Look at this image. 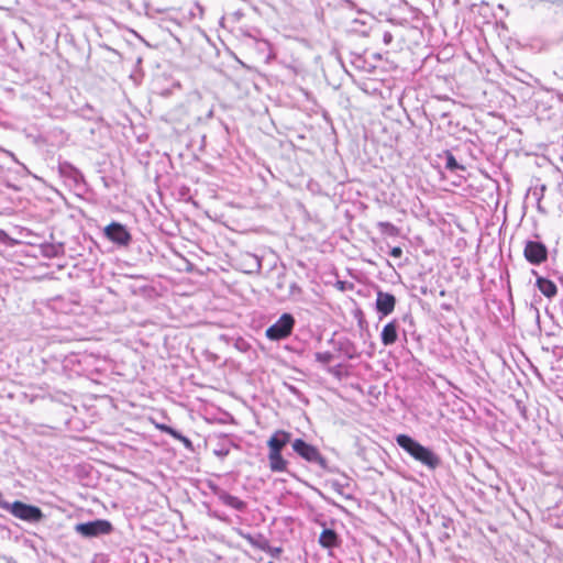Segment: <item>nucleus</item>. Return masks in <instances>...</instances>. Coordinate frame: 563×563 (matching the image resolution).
<instances>
[{"label": "nucleus", "instance_id": "1", "mask_svg": "<svg viewBox=\"0 0 563 563\" xmlns=\"http://www.w3.org/2000/svg\"><path fill=\"white\" fill-rule=\"evenodd\" d=\"M395 440L399 448L428 470L434 471L442 464L441 457L435 452L422 445L412 437L398 434Z\"/></svg>", "mask_w": 563, "mask_h": 563}, {"label": "nucleus", "instance_id": "2", "mask_svg": "<svg viewBox=\"0 0 563 563\" xmlns=\"http://www.w3.org/2000/svg\"><path fill=\"white\" fill-rule=\"evenodd\" d=\"M292 434L285 430H276L267 440L268 465L272 472H287L288 461L282 452L287 444L291 445Z\"/></svg>", "mask_w": 563, "mask_h": 563}, {"label": "nucleus", "instance_id": "3", "mask_svg": "<svg viewBox=\"0 0 563 563\" xmlns=\"http://www.w3.org/2000/svg\"><path fill=\"white\" fill-rule=\"evenodd\" d=\"M202 442L201 437L198 434L189 438L178 432V453H181L185 457V460L178 461V464L189 472L198 471Z\"/></svg>", "mask_w": 563, "mask_h": 563}, {"label": "nucleus", "instance_id": "4", "mask_svg": "<svg viewBox=\"0 0 563 563\" xmlns=\"http://www.w3.org/2000/svg\"><path fill=\"white\" fill-rule=\"evenodd\" d=\"M292 452L310 464L318 465L325 472H333V468L329 466L327 459L321 454L319 449L303 439L297 438L291 442Z\"/></svg>", "mask_w": 563, "mask_h": 563}, {"label": "nucleus", "instance_id": "5", "mask_svg": "<svg viewBox=\"0 0 563 563\" xmlns=\"http://www.w3.org/2000/svg\"><path fill=\"white\" fill-rule=\"evenodd\" d=\"M4 510L9 511L15 518L31 523H37L44 518V514L40 507L27 505L20 500L12 504L8 503V507H5Z\"/></svg>", "mask_w": 563, "mask_h": 563}, {"label": "nucleus", "instance_id": "6", "mask_svg": "<svg viewBox=\"0 0 563 563\" xmlns=\"http://www.w3.org/2000/svg\"><path fill=\"white\" fill-rule=\"evenodd\" d=\"M295 318L291 313L285 312L279 319L266 329V338L271 341H280L288 338L295 327Z\"/></svg>", "mask_w": 563, "mask_h": 563}, {"label": "nucleus", "instance_id": "7", "mask_svg": "<svg viewBox=\"0 0 563 563\" xmlns=\"http://www.w3.org/2000/svg\"><path fill=\"white\" fill-rule=\"evenodd\" d=\"M548 247L540 241L529 240L525 244L523 256L532 265H540L548 260Z\"/></svg>", "mask_w": 563, "mask_h": 563}, {"label": "nucleus", "instance_id": "8", "mask_svg": "<svg viewBox=\"0 0 563 563\" xmlns=\"http://www.w3.org/2000/svg\"><path fill=\"white\" fill-rule=\"evenodd\" d=\"M209 487H210L212 494L214 495V497L222 505L230 507L232 509H235L238 511H241V512H244L246 510V508H247L246 503L241 500L236 496L229 494L225 489H223L212 483L209 484Z\"/></svg>", "mask_w": 563, "mask_h": 563}, {"label": "nucleus", "instance_id": "9", "mask_svg": "<svg viewBox=\"0 0 563 563\" xmlns=\"http://www.w3.org/2000/svg\"><path fill=\"white\" fill-rule=\"evenodd\" d=\"M112 530V525L107 520H96L76 526V531L84 537H97L108 534Z\"/></svg>", "mask_w": 563, "mask_h": 563}, {"label": "nucleus", "instance_id": "10", "mask_svg": "<svg viewBox=\"0 0 563 563\" xmlns=\"http://www.w3.org/2000/svg\"><path fill=\"white\" fill-rule=\"evenodd\" d=\"M396 306V297L390 292H385L380 289L377 290L375 309L379 314V320L389 316Z\"/></svg>", "mask_w": 563, "mask_h": 563}, {"label": "nucleus", "instance_id": "11", "mask_svg": "<svg viewBox=\"0 0 563 563\" xmlns=\"http://www.w3.org/2000/svg\"><path fill=\"white\" fill-rule=\"evenodd\" d=\"M104 235L107 239L119 245H128L131 241V234L128 230L118 222H112L104 228Z\"/></svg>", "mask_w": 563, "mask_h": 563}, {"label": "nucleus", "instance_id": "12", "mask_svg": "<svg viewBox=\"0 0 563 563\" xmlns=\"http://www.w3.org/2000/svg\"><path fill=\"white\" fill-rule=\"evenodd\" d=\"M398 322L395 319L385 324L380 333V340L385 346L396 343L398 339Z\"/></svg>", "mask_w": 563, "mask_h": 563}, {"label": "nucleus", "instance_id": "13", "mask_svg": "<svg viewBox=\"0 0 563 563\" xmlns=\"http://www.w3.org/2000/svg\"><path fill=\"white\" fill-rule=\"evenodd\" d=\"M319 544L324 549H333L341 544V539L335 530L324 528L319 536Z\"/></svg>", "mask_w": 563, "mask_h": 563}, {"label": "nucleus", "instance_id": "14", "mask_svg": "<svg viewBox=\"0 0 563 563\" xmlns=\"http://www.w3.org/2000/svg\"><path fill=\"white\" fill-rule=\"evenodd\" d=\"M532 274L537 276L536 286L542 295L548 298H552L556 295L558 287L552 280L543 276H539L536 271H532Z\"/></svg>", "mask_w": 563, "mask_h": 563}, {"label": "nucleus", "instance_id": "15", "mask_svg": "<svg viewBox=\"0 0 563 563\" xmlns=\"http://www.w3.org/2000/svg\"><path fill=\"white\" fill-rule=\"evenodd\" d=\"M239 534L245 539L253 548L260 549L262 551L269 550V541L262 533L252 536L249 532H243L240 530Z\"/></svg>", "mask_w": 563, "mask_h": 563}, {"label": "nucleus", "instance_id": "16", "mask_svg": "<svg viewBox=\"0 0 563 563\" xmlns=\"http://www.w3.org/2000/svg\"><path fill=\"white\" fill-rule=\"evenodd\" d=\"M336 349L343 353L347 358L353 360L358 356L355 344L347 338H343L336 341Z\"/></svg>", "mask_w": 563, "mask_h": 563}, {"label": "nucleus", "instance_id": "17", "mask_svg": "<svg viewBox=\"0 0 563 563\" xmlns=\"http://www.w3.org/2000/svg\"><path fill=\"white\" fill-rule=\"evenodd\" d=\"M441 527L443 528V531L441 532L439 539L441 542H444L451 538L452 532H454V523L453 520L446 516H435L434 517Z\"/></svg>", "mask_w": 563, "mask_h": 563}, {"label": "nucleus", "instance_id": "18", "mask_svg": "<svg viewBox=\"0 0 563 563\" xmlns=\"http://www.w3.org/2000/svg\"><path fill=\"white\" fill-rule=\"evenodd\" d=\"M439 157L445 159V168L452 173L456 172V170L465 169V167L463 165L457 163L454 155L449 150H445L441 154H439Z\"/></svg>", "mask_w": 563, "mask_h": 563}, {"label": "nucleus", "instance_id": "19", "mask_svg": "<svg viewBox=\"0 0 563 563\" xmlns=\"http://www.w3.org/2000/svg\"><path fill=\"white\" fill-rule=\"evenodd\" d=\"M377 228L379 229L382 234L388 235V236H398L400 233V230L394 225L390 222L387 221H380L377 223Z\"/></svg>", "mask_w": 563, "mask_h": 563}, {"label": "nucleus", "instance_id": "20", "mask_svg": "<svg viewBox=\"0 0 563 563\" xmlns=\"http://www.w3.org/2000/svg\"><path fill=\"white\" fill-rule=\"evenodd\" d=\"M194 264L178 253V272L191 273Z\"/></svg>", "mask_w": 563, "mask_h": 563}, {"label": "nucleus", "instance_id": "21", "mask_svg": "<svg viewBox=\"0 0 563 563\" xmlns=\"http://www.w3.org/2000/svg\"><path fill=\"white\" fill-rule=\"evenodd\" d=\"M213 453L220 460L225 459L230 453V444H228V443L219 444L218 448L213 450Z\"/></svg>", "mask_w": 563, "mask_h": 563}, {"label": "nucleus", "instance_id": "22", "mask_svg": "<svg viewBox=\"0 0 563 563\" xmlns=\"http://www.w3.org/2000/svg\"><path fill=\"white\" fill-rule=\"evenodd\" d=\"M314 358L319 363L328 364L333 360V354L330 352H317Z\"/></svg>", "mask_w": 563, "mask_h": 563}, {"label": "nucleus", "instance_id": "23", "mask_svg": "<svg viewBox=\"0 0 563 563\" xmlns=\"http://www.w3.org/2000/svg\"><path fill=\"white\" fill-rule=\"evenodd\" d=\"M355 317L357 318V325L361 330H367L368 329V323L364 317V313L362 310H357L356 313H355Z\"/></svg>", "mask_w": 563, "mask_h": 563}, {"label": "nucleus", "instance_id": "24", "mask_svg": "<svg viewBox=\"0 0 563 563\" xmlns=\"http://www.w3.org/2000/svg\"><path fill=\"white\" fill-rule=\"evenodd\" d=\"M301 295H302L301 287L296 282L290 283L289 284V296L300 297Z\"/></svg>", "mask_w": 563, "mask_h": 563}, {"label": "nucleus", "instance_id": "25", "mask_svg": "<svg viewBox=\"0 0 563 563\" xmlns=\"http://www.w3.org/2000/svg\"><path fill=\"white\" fill-rule=\"evenodd\" d=\"M373 1L377 5L389 4L391 7H396V5L400 4L401 2H404V0H373Z\"/></svg>", "mask_w": 563, "mask_h": 563}, {"label": "nucleus", "instance_id": "26", "mask_svg": "<svg viewBox=\"0 0 563 563\" xmlns=\"http://www.w3.org/2000/svg\"><path fill=\"white\" fill-rule=\"evenodd\" d=\"M264 552L268 553L272 558L277 559L282 554L283 550L282 548L269 545V550H264Z\"/></svg>", "mask_w": 563, "mask_h": 563}, {"label": "nucleus", "instance_id": "27", "mask_svg": "<svg viewBox=\"0 0 563 563\" xmlns=\"http://www.w3.org/2000/svg\"><path fill=\"white\" fill-rule=\"evenodd\" d=\"M389 255L394 258H400L402 256V250L399 246H395L389 251Z\"/></svg>", "mask_w": 563, "mask_h": 563}, {"label": "nucleus", "instance_id": "28", "mask_svg": "<svg viewBox=\"0 0 563 563\" xmlns=\"http://www.w3.org/2000/svg\"><path fill=\"white\" fill-rule=\"evenodd\" d=\"M393 40H394V36L390 31H385L383 33V42L385 45L391 44Z\"/></svg>", "mask_w": 563, "mask_h": 563}, {"label": "nucleus", "instance_id": "29", "mask_svg": "<svg viewBox=\"0 0 563 563\" xmlns=\"http://www.w3.org/2000/svg\"><path fill=\"white\" fill-rule=\"evenodd\" d=\"M178 199L188 201L190 199L188 195V189L185 190V188H181L178 190Z\"/></svg>", "mask_w": 563, "mask_h": 563}, {"label": "nucleus", "instance_id": "30", "mask_svg": "<svg viewBox=\"0 0 563 563\" xmlns=\"http://www.w3.org/2000/svg\"><path fill=\"white\" fill-rule=\"evenodd\" d=\"M331 486L333 487V489L335 492H338L339 494L342 493V485L338 482V481H332L331 483Z\"/></svg>", "mask_w": 563, "mask_h": 563}, {"label": "nucleus", "instance_id": "31", "mask_svg": "<svg viewBox=\"0 0 563 563\" xmlns=\"http://www.w3.org/2000/svg\"><path fill=\"white\" fill-rule=\"evenodd\" d=\"M199 120H200V114L196 111V113H194L191 115V118L189 119V121L186 124H187V126H189L191 122H197Z\"/></svg>", "mask_w": 563, "mask_h": 563}, {"label": "nucleus", "instance_id": "32", "mask_svg": "<svg viewBox=\"0 0 563 563\" xmlns=\"http://www.w3.org/2000/svg\"><path fill=\"white\" fill-rule=\"evenodd\" d=\"M441 309L445 311H453V306L451 303L443 302L441 303Z\"/></svg>", "mask_w": 563, "mask_h": 563}, {"label": "nucleus", "instance_id": "33", "mask_svg": "<svg viewBox=\"0 0 563 563\" xmlns=\"http://www.w3.org/2000/svg\"><path fill=\"white\" fill-rule=\"evenodd\" d=\"M192 100H194V102H195V104H194V106H195V107H198V106L200 104V95H199V93H197V92H195V93L192 95Z\"/></svg>", "mask_w": 563, "mask_h": 563}, {"label": "nucleus", "instance_id": "34", "mask_svg": "<svg viewBox=\"0 0 563 563\" xmlns=\"http://www.w3.org/2000/svg\"><path fill=\"white\" fill-rule=\"evenodd\" d=\"M8 507V501L3 500L2 494L0 493V508L5 509Z\"/></svg>", "mask_w": 563, "mask_h": 563}, {"label": "nucleus", "instance_id": "35", "mask_svg": "<svg viewBox=\"0 0 563 563\" xmlns=\"http://www.w3.org/2000/svg\"><path fill=\"white\" fill-rule=\"evenodd\" d=\"M287 387H288V389H289L292 394H295V395H299V390H298V388H297V387H295V386H292V385H288Z\"/></svg>", "mask_w": 563, "mask_h": 563}, {"label": "nucleus", "instance_id": "36", "mask_svg": "<svg viewBox=\"0 0 563 563\" xmlns=\"http://www.w3.org/2000/svg\"><path fill=\"white\" fill-rule=\"evenodd\" d=\"M185 282H190V283H191V280H190V279H188V278H185V277L178 278V287H179L180 285H183Z\"/></svg>", "mask_w": 563, "mask_h": 563}, {"label": "nucleus", "instance_id": "37", "mask_svg": "<svg viewBox=\"0 0 563 563\" xmlns=\"http://www.w3.org/2000/svg\"><path fill=\"white\" fill-rule=\"evenodd\" d=\"M196 9H197V11H198L199 16H201V15L203 14V9H202V7H200L199 4H197V5H196Z\"/></svg>", "mask_w": 563, "mask_h": 563}, {"label": "nucleus", "instance_id": "38", "mask_svg": "<svg viewBox=\"0 0 563 563\" xmlns=\"http://www.w3.org/2000/svg\"><path fill=\"white\" fill-rule=\"evenodd\" d=\"M188 294H189V291H187V290H183V291L178 290V295H180V296H187Z\"/></svg>", "mask_w": 563, "mask_h": 563}, {"label": "nucleus", "instance_id": "39", "mask_svg": "<svg viewBox=\"0 0 563 563\" xmlns=\"http://www.w3.org/2000/svg\"><path fill=\"white\" fill-rule=\"evenodd\" d=\"M167 430H168V432H169L172 435L176 437V431H174V430H173V429H170V428H168Z\"/></svg>", "mask_w": 563, "mask_h": 563}, {"label": "nucleus", "instance_id": "40", "mask_svg": "<svg viewBox=\"0 0 563 563\" xmlns=\"http://www.w3.org/2000/svg\"><path fill=\"white\" fill-rule=\"evenodd\" d=\"M440 296H445L446 295V291L444 289H442L440 292H439Z\"/></svg>", "mask_w": 563, "mask_h": 563}, {"label": "nucleus", "instance_id": "41", "mask_svg": "<svg viewBox=\"0 0 563 563\" xmlns=\"http://www.w3.org/2000/svg\"><path fill=\"white\" fill-rule=\"evenodd\" d=\"M277 287H278V288H282V287H283V283H282V280H280V279H279V282L277 283Z\"/></svg>", "mask_w": 563, "mask_h": 563}, {"label": "nucleus", "instance_id": "42", "mask_svg": "<svg viewBox=\"0 0 563 563\" xmlns=\"http://www.w3.org/2000/svg\"><path fill=\"white\" fill-rule=\"evenodd\" d=\"M421 292H422L423 295H426V294H427V289L422 288V289H421Z\"/></svg>", "mask_w": 563, "mask_h": 563}, {"label": "nucleus", "instance_id": "43", "mask_svg": "<svg viewBox=\"0 0 563 563\" xmlns=\"http://www.w3.org/2000/svg\"><path fill=\"white\" fill-rule=\"evenodd\" d=\"M561 527H563V525Z\"/></svg>", "mask_w": 563, "mask_h": 563}]
</instances>
